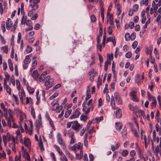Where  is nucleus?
<instances>
[{"label":"nucleus","mask_w":161,"mask_h":161,"mask_svg":"<svg viewBox=\"0 0 161 161\" xmlns=\"http://www.w3.org/2000/svg\"><path fill=\"white\" fill-rule=\"evenodd\" d=\"M114 98L116 102L118 104H120L122 102V100L119 94L118 93L115 92L114 94V97L113 96H112L111 101V104L112 107L114 109H115L116 108Z\"/></svg>","instance_id":"f257e3e1"},{"label":"nucleus","mask_w":161,"mask_h":161,"mask_svg":"<svg viewBox=\"0 0 161 161\" xmlns=\"http://www.w3.org/2000/svg\"><path fill=\"white\" fill-rule=\"evenodd\" d=\"M51 104L52 106L51 108V110L52 111H56V112L59 113L60 110H62L63 108V106H59V104L57 103V102L53 103V102H52Z\"/></svg>","instance_id":"f03ea898"},{"label":"nucleus","mask_w":161,"mask_h":161,"mask_svg":"<svg viewBox=\"0 0 161 161\" xmlns=\"http://www.w3.org/2000/svg\"><path fill=\"white\" fill-rule=\"evenodd\" d=\"M82 127L81 126L77 121H73L72 128L76 132H78L80 130V128H81Z\"/></svg>","instance_id":"7ed1b4c3"},{"label":"nucleus","mask_w":161,"mask_h":161,"mask_svg":"<svg viewBox=\"0 0 161 161\" xmlns=\"http://www.w3.org/2000/svg\"><path fill=\"white\" fill-rule=\"evenodd\" d=\"M61 136V134L59 133H58V141L59 143L62 146L63 149H66V146L65 144L63 141V139Z\"/></svg>","instance_id":"20e7f679"},{"label":"nucleus","mask_w":161,"mask_h":161,"mask_svg":"<svg viewBox=\"0 0 161 161\" xmlns=\"http://www.w3.org/2000/svg\"><path fill=\"white\" fill-rule=\"evenodd\" d=\"M79 108H77L76 109L73 114L70 116V118L71 119H72L79 117V116L81 114V113L79 111Z\"/></svg>","instance_id":"39448f33"},{"label":"nucleus","mask_w":161,"mask_h":161,"mask_svg":"<svg viewBox=\"0 0 161 161\" xmlns=\"http://www.w3.org/2000/svg\"><path fill=\"white\" fill-rule=\"evenodd\" d=\"M3 141L5 144V146L7 145V138L8 141H9L11 139V137L10 134L8 133H7L6 134V136L3 135Z\"/></svg>","instance_id":"423d86ee"},{"label":"nucleus","mask_w":161,"mask_h":161,"mask_svg":"<svg viewBox=\"0 0 161 161\" xmlns=\"http://www.w3.org/2000/svg\"><path fill=\"white\" fill-rule=\"evenodd\" d=\"M136 90L132 91L130 93V96L131 98V99L133 101L137 102L138 101V100L136 95Z\"/></svg>","instance_id":"0eeeda50"},{"label":"nucleus","mask_w":161,"mask_h":161,"mask_svg":"<svg viewBox=\"0 0 161 161\" xmlns=\"http://www.w3.org/2000/svg\"><path fill=\"white\" fill-rule=\"evenodd\" d=\"M51 77L50 76H47L45 78L46 82L45 83V86H48L52 85V83L54 81V79H51Z\"/></svg>","instance_id":"6e6552de"},{"label":"nucleus","mask_w":161,"mask_h":161,"mask_svg":"<svg viewBox=\"0 0 161 161\" xmlns=\"http://www.w3.org/2000/svg\"><path fill=\"white\" fill-rule=\"evenodd\" d=\"M36 127V130L37 133L39 134V129L40 128L42 127V120H38L35 123Z\"/></svg>","instance_id":"1a4fd4ad"},{"label":"nucleus","mask_w":161,"mask_h":161,"mask_svg":"<svg viewBox=\"0 0 161 161\" xmlns=\"http://www.w3.org/2000/svg\"><path fill=\"white\" fill-rule=\"evenodd\" d=\"M7 125L9 128L11 127V122H13L14 121V119L13 116H9V118L7 119Z\"/></svg>","instance_id":"9d476101"},{"label":"nucleus","mask_w":161,"mask_h":161,"mask_svg":"<svg viewBox=\"0 0 161 161\" xmlns=\"http://www.w3.org/2000/svg\"><path fill=\"white\" fill-rule=\"evenodd\" d=\"M122 112L121 109L119 108H117V110L116 112V117L117 118H120L122 116Z\"/></svg>","instance_id":"9b49d317"},{"label":"nucleus","mask_w":161,"mask_h":161,"mask_svg":"<svg viewBox=\"0 0 161 161\" xmlns=\"http://www.w3.org/2000/svg\"><path fill=\"white\" fill-rule=\"evenodd\" d=\"M6 23L7 29L8 30H9L11 28V25H12L13 24L10 18H8Z\"/></svg>","instance_id":"f8f14e48"},{"label":"nucleus","mask_w":161,"mask_h":161,"mask_svg":"<svg viewBox=\"0 0 161 161\" xmlns=\"http://www.w3.org/2000/svg\"><path fill=\"white\" fill-rule=\"evenodd\" d=\"M23 157L29 161H30V157L28 153L26 151V150H24L23 151Z\"/></svg>","instance_id":"ddd939ff"},{"label":"nucleus","mask_w":161,"mask_h":161,"mask_svg":"<svg viewBox=\"0 0 161 161\" xmlns=\"http://www.w3.org/2000/svg\"><path fill=\"white\" fill-rule=\"evenodd\" d=\"M31 75L36 80L38 79L39 74L38 73L37 71L36 70H35L32 73Z\"/></svg>","instance_id":"4468645a"},{"label":"nucleus","mask_w":161,"mask_h":161,"mask_svg":"<svg viewBox=\"0 0 161 161\" xmlns=\"http://www.w3.org/2000/svg\"><path fill=\"white\" fill-rule=\"evenodd\" d=\"M26 87L27 90L29 93L30 94H33L34 92V89L29 86L28 84L26 85Z\"/></svg>","instance_id":"2eb2a0df"},{"label":"nucleus","mask_w":161,"mask_h":161,"mask_svg":"<svg viewBox=\"0 0 161 161\" xmlns=\"http://www.w3.org/2000/svg\"><path fill=\"white\" fill-rule=\"evenodd\" d=\"M30 7L33 10H36L39 8V5L38 4L32 3L30 5Z\"/></svg>","instance_id":"dca6fc26"},{"label":"nucleus","mask_w":161,"mask_h":161,"mask_svg":"<svg viewBox=\"0 0 161 161\" xmlns=\"http://www.w3.org/2000/svg\"><path fill=\"white\" fill-rule=\"evenodd\" d=\"M122 137L124 138H125L127 136V129L125 127L123 129L122 131L121 132Z\"/></svg>","instance_id":"f3484780"},{"label":"nucleus","mask_w":161,"mask_h":161,"mask_svg":"<svg viewBox=\"0 0 161 161\" xmlns=\"http://www.w3.org/2000/svg\"><path fill=\"white\" fill-rule=\"evenodd\" d=\"M115 125L116 128L117 130H120L122 129V125L120 123L116 122Z\"/></svg>","instance_id":"a211bd4d"},{"label":"nucleus","mask_w":161,"mask_h":161,"mask_svg":"<svg viewBox=\"0 0 161 161\" xmlns=\"http://www.w3.org/2000/svg\"><path fill=\"white\" fill-rule=\"evenodd\" d=\"M8 63L9 67V68L10 69L11 71H13V64L11 60V59H8Z\"/></svg>","instance_id":"6ab92c4d"},{"label":"nucleus","mask_w":161,"mask_h":161,"mask_svg":"<svg viewBox=\"0 0 161 161\" xmlns=\"http://www.w3.org/2000/svg\"><path fill=\"white\" fill-rule=\"evenodd\" d=\"M24 143L25 146L26 147H28L30 146L31 145V142L30 140L29 139H26L25 138V139L24 140Z\"/></svg>","instance_id":"aec40b11"},{"label":"nucleus","mask_w":161,"mask_h":161,"mask_svg":"<svg viewBox=\"0 0 161 161\" xmlns=\"http://www.w3.org/2000/svg\"><path fill=\"white\" fill-rule=\"evenodd\" d=\"M31 61V59L29 58V55L26 56L25 59L24 60V63L25 64H26L30 63Z\"/></svg>","instance_id":"412c9836"},{"label":"nucleus","mask_w":161,"mask_h":161,"mask_svg":"<svg viewBox=\"0 0 161 161\" xmlns=\"http://www.w3.org/2000/svg\"><path fill=\"white\" fill-rule=\"evenodd\" d=\"M31 115H32L33 118L34 119H35L36 118V113L35 111V109L33 107H31Z\"/></svg>","instance_id":"4be33fe9"},{"label":"nucleus","mask_w":161,"mask_h":161,"mask_svg":"<svg viewBox=\"0 0 161 161\" xmlns=\"http://www.w3.org/2000/svg\"><path fill=\"white\" fill-rule=\"evenodd\" d=\"M72 112V110L70 109L66 111L64 114V117L66 118H67L71 113Z\"/></svg>","instance_id":"5701e85b"},{"label":"nucleus","mask_w":161,"mask_h":161,"mask_svg":"<svg viewBox=\"0 0 161 161\" xmlns=\"http://www.w3.org/2000/svg\"><path fill=\"white\" fill-rule=\"evenodd\" d=\"M160 150V149H159V147L158 145H157L155 148V151H154V153L156 155L157 157H158V153H159V152Z\"/></svg>","instance_id":"b1692460"},{"label":"nucleus","mask_w":161,"mask_h":161,"mask_svg":"<svg viewBox=\"0 0 161 161\" xmlns=\"http://www.w3.org/2000/svg\"><path fill=\"white\" fill-rule=\"evenodd\" d=\"M156 130L157 132H159V135H161V128L159 127V126L158 124H156L155 125Z\"/></svg>","instance_id":"393cba45"},{"label":"nucleus","mask_w":161,"mask_h":161,"mask_svg":"<svg viewBox=\"0 0 161 161\" xmlns=\"http://www.w3.org/2000/svg\"><path fill=\"white\" fill-rule=\"evenodd\" d=\"M1 27L3 32L4 33L6 30L5 23L4 21H3L2 22Z\"/></svg>","instance_id":"a878e982"},{"label":"nucleus","mask_w":161,"mask_h":161,"mask_svg":"<svg viewBox=\"0 0 161 161\" xmlns=\"http://www.w3.org/2000/svg\"><path fill=\"white\" fill-rule=\"evenodd\" d=\"M12 140L13 142L14 143V146L15 143H18L19 142V141L18 140V137H16V138H15L13 136H12Z\"/></svg>","instance_id":"bb28decb"},{"label":"nucleus","mask_w":161,"mask_h":161,"mask_svg":"<svg viewBox=\"0 0 161 161\" xmlns=\"http://www.w3.org/2000/svg\"><path fill=\"white\" fill-rule=\"evenodd\" d=\"M2 49L3 50V52L7 53L8 51V47L7 45H6L2 47Z\"/></svg>","instance_id":"cd10ccee"},{"label":"nucleus","mask_w":161,"mask_h":161,"mask_svg":"<svg viewBox=\"0 0 161 161\" xmlns=\"http://www.w3.org/2000/svg\"><path fill=\"white\" fill-rule=\"evenodd\" d=\"M148 3V0H142L140 2L141 5H143L145 4L146 5H147Z\"/></svg>","instance_id":"c85d7f7f"},{"label":"nucleus","mask_w":161,"mask_h":161,"mask_svg":"<svg viewBox=\"0 0 161 161\" xmlns=\"http://www.w3.org/2000/svg\"><path fill=\"white\" fill-rule=\"evenodd\" d=\"M5 88L7 92L10 95H11V89L10 87L8 86H6L4 87Z\"/></svg>","instance_id":"c756f323"},{"label":"nucleus","mask_w":161,"mask_h":161,"mask_svg":"<svg viewBox=\"0 0 161 161\" xmlns=\"http://www.w3.org/2000/svg\"><path fill=\"white\" fill-rule=\"evenodd\" d=\"M128 154V151L127 150H123L122 153V155L124 157H126Z\"/></svg>","instance_id":"7c9ffc66"},{"label":"nucleus","mask_w":161,"mask_h":161,"mask_svg":"<svg viewBox=\"0 0 161 161\" xmlns=\"http://www.w3.org/2000/svg\"><path fill=\"white\" fill-rule=\"evenodd\" d=\"M27 19L26 16L23 15L22 17V20L21 21V24H25V23Z\"/></svg>","instance_id":"2f4dec72"},{"label":"nucleus","mask_w":161,"mask_h":161,"mask_svg":"<svg viewBox=\"0 0 161 161\" xmlns=\"http://www.w3.org/2000/svg\"><path fill=\"white\" fill-rule=\"evenodd\" d=\"M88 119L87 116L84 115H82L80 116V119L81 120H83L84 122L86 121Z\"/></svg>","instance_id":"473e14b6"},{"label":"nucleus","mask_w":161,"mask_h":161,"mask_svg":"<svg viewBox=\"0 0 161 161\" xmlns=\"http://www.w3.org/2000/svg\"><path fill=\"white\" fill-rule=\"evenodd\" d=\"M101 17L102 19L103 22L104 19V8L103 7L101 8Z\"/></svg>","instance_id":"72a5a7b5"},{"label":"nucleus","mask_w":161,"mask_h":161,"mask_svg":"<svg viewBox=\"0 0 161 161\" xmlns=\"http://www.w3.org/2000/svg\"><path fill=\"white\" fill-rule=\"evenodd\" d=\"M107 55V59L109 60L110 61L112 60L113 58V55L112 53L110 54L109 53H108Z\"/></svg>","instance_id":"f704fd0d"},{"label":"nucleus","mask_w":161,"mask_h":161,"mask_svg":"<svg viewBox=\"0 0 161 161\" xmlns=\"http://www.w3.org/2000/svg\"><path fill=\"white\" fill-rule=\"evenodd\" d=\"M140 76L138 75H137L136 76L135 80L136 82L139 85L140 83V82L139 80Z\"/></svg>","instance_id":"c9c22d12"},{"label":"nucleus","mask_w":161,"mask_h":161,"mask_svg":"<svg viewBox=\"0 0 161 161\" xmlns=\"http://www.w3.org/2000/svg\"><path fill=\"white\" fill-rule=\"evenodd\" d=\"M103 116H101L99 117H96L95 119V120L97 121V123H98L101 121L103 120Z\"/></svg>","instance_id":"e433bc0d"},{"label":"nucleus","mask_w":161,"mask_h":161,"mask_svg":"<svg viewBox=\"0 0 161 161\" xmlns=\"http://www.w3.org/2000/svg\"><path fill=\"white\" fill-rule=\"evenodd\" d=\"M156 100L153 97V102L151 103V107L152 108H153V107H156Z\"/></svg>","instance_id":"4c0bfd02"},{"label":"nucleus","mask_w":161,"mask_h":161,"mask_svg":"<svg viewBox=\"0 0 161 161\" xmlns=\"http://www.w3.org/2000/svg\"><path fill=\"white\" fill-rule=\"evenodd\" d=\"M19 96L20 102L23 104V96L22 93H19Z\"/></svg>","instance_id":"58836bf2"},{"label":"nucleus","mask_w":161,"mask_h":161,"mask_svg":"<svg viewBox=\"0 0 161 161\" xmlns=\"http://www.w3.org/2000/svg\"><path fill=\"white\" fill-rule=\"evenodd\" d=\"M38 15L37 14H35L33 15H32L31 17V19L32 20H35L37 18Z\"/></svg>","instance_id":"ea45409f"},{"label":"nucleus","mask_w":161,"mask_h":161,"mask_svg":"<svg viewBox=\"0 0 161 161\" xmlns=\"http://www.w3.org/2000/svg\"><path fill=\"white\" fill-rule=\"evenodd\" d=\"M65 154L69 158H73L72 156L70 153L67 150L65 151Z\"/></svg>","instance_id":"a19ab883"},{"label":"nucleus","mask_w":161,"mask_h":161,"mask_svg":"<svg viewBox=\"0 0 161 161\" xmlns=\"http://www.w3.org/2000/svg\"><path fill=\"white\" fill-rule=\"evenodd\" d=\"M125 57L127 58H130L132 56V53L130 52H127L125 54Z\"/></svg>","instance_id":"79ce46f5"},{"label":"nucleus","mask_w":161,"mask_h":161,"mask_svg":"<svg viewBox=\"0 0 161 161\" xmlns=\"http://www.w3.org/2000/svg\"><path fill=\"white\" fill-rule=\"evenodd\" d=\"M115 39L114 37H110L107 38L106 43H107L109 42H112Z\"/></svg>","instance_id":"37998d69"},{"label":"nucleus","mask_w":161,"mask_h":161,"mask_svg":"<svg viewBox=\"0 0 161 161\" xmlns=\"http://www.w3.org/2000/svg\"><path fill=\"white\" fill-rule=\"evenodd\" d=\"M106 40V33L105 32H104V35L103 36L102 44L103 45H105V42Z\"/></svg>","instance_id":"c03bdc74"},{"label":"nucleus","mask_w":161,"mask_h":161,"mask_svg":"<svg viewBox=\"0 0 161 161\" xmlns=\"http://www.w3.org/2000/svg\"><path fill=\"white\" fill-rule=\"evenodd\" d=\"M138 44V42L136 41H135L132 45V47L133 49H135L136 47Z\"/></svg>","instance_id":"a18cd8bd"},{"label":"nucleus","mask_w":161,"mask_h":161,"mask_svg":"<svg viewBox=\"0 0 161 161\" xmlns=\"http://www.w3.org/2000/svg\"><path fill=\"white\" fill-rule=\"evenodd\" d=\"M138 8H139V6L138 4H135L133 7V10L134 11H136L138 10Z\"/></svg>","instance_id":"49530a36"},{"label":"nucleus","mask_w":161,"mask_h":161,"mask_svg":"<svg viewBox=\"0 0 161 161\" xmlns=\"http://www.w3.org/2000/svg\"><path fill=\"white\" fill-rule=\"evenodd\" d=\"M131 131H132L134 135L137 137H138V135L137 131L133 129H131Z\"/></svg>","instance_id":"de8ad7c7"},{"label":"nucleus","mask_w":161,"mask_h":161,"mask_svg":"<svg viewBox=\"0 0 161 161\" xmlns=\"http://www.w3.org/2000/svg\"><path fill=\"white\" fill-rule=\"evenodd\" d=\"M130 34L129 33H125V38L126 41H127L129 38L130 37Z\"/></svg>","instance_id":"09e8293b"},{"label":"nucleus","mask_w":161,"mask_h":161,"mask_svg":"<svg viewBox=\"0 0 161 161\" xmlns=\"http://www.w3.org/2000/svg\"><path fill=\"white\" fill-rule=\"evenodd\" d=\"M61 86V85L59 83L54 86L53 88V90H55L58 89L60 88Z\"/></svg>","instance_id":"8fccbe9b"},{"label":"nucleus","mask_w":161,"mask_h":161,"mask_svg":"<svg viewBox=\"0 0 161 161\" xmlns=\"http://www.w3.org/2000/svg\"><path fill=\"white\" fill-rule=\"evenodd\" d=\"M32 49L31 47L28 46L26 49V51L28 53H29L32 51Z\"/></svg>","instance_id":"3c124183"},{"label":"nucleus","mask_w":161,"mask_h":161,"mask_svg":"<svg viewBox=\"0 0 161 161\" xmlns=\"http://www.w3.org/2000/svg\"><path fill=\"white\" fill-rule=\"evenodd\" d=\"M150 18H149L148 19L147 21L146 22L144 26H143V28H144L146 29L147 28L148 24H149L150 23Z\"/></svg>","instance_id":"603ef678"},{"label":"nucleus","mask_w":161,"mask_h":161,"mask_svg":"<svg viewBox=\"0 0 161 161\" xmlns=\"http://www.w3.org/2000/svg\"><path fill=\"white\" fill-rule=\"evenodd\" d=\"M67 134L69 135V137L74 136V132L71 130H69L67 132Z\"/></svg>","instance_id":"864d4df0"},{"label":"nucleus","mask_w":161,"mask_h":161,"mask_svg":"<svg viewBox=\"0 0 161 161\" xmlns=\"http://www.w3.org/2000/svg\"><path fill=\"white\" fill-rule=\"evenodd\" d=\"M115 84V83L114 82H113L111 83V88L110 89V90L111 91H113L114 89Z\"/></svg>","instance_id":"5fc2aeb1"},{"label":"nucleus","mask_w":161,"mask_h":161,"mask_svg":"<svg viewBox=\"0 0 161 161\" xmlns=\"http://www.w3.org/2000/svg\"><path fill=\"white\" fill-rule=\"evenodd\" d=\"M21 34L20 32H19L18 34V37L17 39V42L18 43H19L20 42V41L21 39Z\"/></svg>","instance_id":"6e6d98bb"},{"label":"nucleus","mask_w":161,"mask_h":161,"mask_svg":"<svg viewBox=\"0 0 161 161\" xmlns=\"http://www.w3.org/2000/svg\"><path fill=\"white\" fill-rule=\"evenodd\" d=\"M35 11V10H33L32 9V10H30L28 14V16L29 17H31L32 15L34 13V11Z\"/></svg>","instance_id":"4d7b16f0"},{"label":"nucleus","mask_w":161,"mask_h":161,"mask_svg":"<svg viewBox=\"0 0 161 161\" xmlns=\"http://www.w3.org/2000/svg\"><path fill=\"white\" fill-rule=\"evenodd\" d=\"M16 85L17 88L19 89L20 87V84L19 81L18 80H16Z\"/></svg>","instance_id":"13d9d810"},{"label":"nucleus","mask_w":161,"mask_h":161,"mask_svg":"<svg viewBox=\"0 0 161 161\" xmlns=\"http://www.w3.org/2000/svg\"><path fill=\"white\" fill-rule=\"evenodd\" d=\"M70 137H71V140L70 141V144H73L75 142V138L74 136Z\"/></svg>","instance_id":"bf43d9fd"},{"label":"nucleus","mask_w":161,"mask_h":161,"mask_svg":"<svg viewBox=\"0 0 161 161\" xmlns=\"http://www.w3.org/2000/svg\"><path fill=\"white\" fill-rule=\"evenodd\" d=\"M129 25V27L131 29H133L134 27V23L132 22H130Z\"/></svg>","instance_id":"052dcab7"},{"label":"nucleus","mask_w":161,"mask_h":161,"mask_svg":"<svg viewBox=\"0 0 161 161\" xmlns=\"http://www.w3.org/2000/svg\"><path fill=\"white\" fill-rule=\"evenodd\" d=\"M135 30L136 31H139L140 29V26L139 25H136L135 26Z\"/></svg>","instance_id":"680f3d73"},{"label":"nucleus","mask_w":161,"mask_h":161,"mask_svg":"<svg viewBox=\"0 0 161 161\" xmlns=\"http://www.w3.org/2000/svg\"><path fill=\"white\" fill-rule=\"evenodd\" d=\"M135 154L136 152L135 150H131L130 153V156L132 157H133L135 155Z\"/></svg>","instance_id":"e2e57ef3"},{"label":"nucleus","mask_w":161,"mask_h":161,"mask_svg":"<svg viewBox=\"0 0 161 161\" xmlns=\"http://www.w3.org/2000/svg\"><path fill=\"white\" fill-rule=\"evenodd\" d=\"M91 21L93 22H95L96 21V19L95 16L94 15H92L91 17Z\"/></svg>","instance_id":"0e129e2a"},{"label":"nucleus","mask_w":161,"mask_h":161,"mask_svg":"<svg viewBox=\"0 0 161 161\" xmlns=\"http://www.w3.org/2000/svg\"><path fill=\"white\" fill-rule=\"evenodd\" d=\"M75 145L78 150H79L81 148L80 147L81 143L80 142H79L78 144H75Z\"/></svg>","instance_id":"69168bd1"},{"label":"nucleus","mask_w":161,"mask_h":161,"mask_svg":"<svg viewBox=\"0 0 161 161\" xmlns=\"http://www.w3.org/2000/svg\"><path fill=\"white\" fill-rule=\"evenodd\" d=\"M42 74L39 77V80L40 82L44 80L45 77Z\"/></svg>","instance_id":"338daca9"},{"label":"nucleus","mask_w":161,"mask_h":161,"mask_svg":"<svg viewBox=\"0 0 161 161\" xmlns=\"http://www.w3.org/2000/svg\"><path fill=\"white\" fill-rule=\"evenodd\" d=\"M60 159L62 161H64V160L65 161H68L67 158L65 155L63 156L62 158H60Z\"/></svg>","instance_id":"774afa93"}]
</instances>
